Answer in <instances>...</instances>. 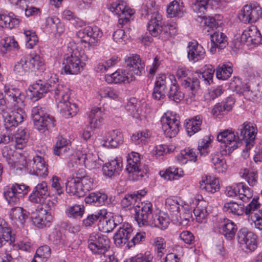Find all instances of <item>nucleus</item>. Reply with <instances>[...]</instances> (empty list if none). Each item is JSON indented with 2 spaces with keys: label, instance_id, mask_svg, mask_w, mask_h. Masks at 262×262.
Segmentation results:
<instances>
[{
  "label": "nucleus",
  "instance_id": "63",
  "mask_svg": "<svg viewBox=\"0 0 262 262\" xmlns=\"http://www.w3.org/2000/svg\"><path fill=\"white\" fill-rule=\"evenodd\" d=\"M99 93L101 98H108L112 99H117L119 95V93L116 90L110 87L103 88L100 90Z\"/></svg>",
  "mask_w": 262,
  "mask_h": 262
},
{
  "label": "nucleus",
  "instance_id": "57",
  "mask_svg": "<svg viewBox=\"0 0 262 262\" xmlns=\"http://www.w3.org/2000/svg\"><path fill=\"white\" fill-rule=\"evenodd\" d=\"M178 160L182 164H185L188 160L196 161V156L191 149L187 148L182 150L178 156Z\"/></svg>",
  "mask_w": 262,
  "mask_h": 262
},
{
  "label": "nucleus",
  "instance_id": "22",
  "mask_svg": "<svg viewBox=\"0 0 262 262\" xmlns=\"http://www.w3.org/2000/svg\"><path fill=\"white\" fill-rule=\"evenodd\" d=\"M52 88L51 94L54 95L57 102V106L59 105V103L69 101L70 96V89L63 84L59 83L57 78H54Z\"/></svg>",
  "mask_w": 262,
  "mask_h": 262
},
{
  "label": "nucleus",
  "instance_id": "52",
  "mask_svg": "<svg viewBox=\"0 0 262 262\" xmlns=\"http://www.w3.org/2000/svg\"><path fill=\"white\" fill-rule=\"evenodd\" d=\"M159 174L165 180L171 181L177 179V177H182L183 176V171L178 167H169L165 171H161Z\"/></svg>",
  "mask_w": 262,
  "mask_h": 262
},
{
  "label": "nucleus",
  "instance_id": "17",
  "mask_svg": "<svg viewBox=\"0 0 262 262\" xmlns=\"http://www.w3.org/2000/svg\"><path fill=\"white\" fill-rule=\"evenodd\" d=\"M260 204L257 202V199L253 198L252 201L246 207V215H247L249 220H251L254 223L255 227L260 230H262V214L258 210Z\"/></svg>",
  "mask_w": 262,
  "mask_h": 262
},
{
  "label": "nucleus",
  "instance_id": "28",
  "mask_svg": "<svg viewBox=\"0 0 262 262\" xmlns=\"http://www.w3.org/2000/svg\"><path fill=\"white\" fill-rule=\"evenodd\" d=\"M211 47L210 52L213 54L216 49L222 50L224 49L228 44L227 37L225 33L215 31L210 36Z\"/></svg>",
  "mask_w": 262,
  "mask_h": 262
},
{
  "label": "nucleus",
  "instance_id": "31",
  "mask_svg": "<svg viewBox=\"0 0 262 262\" xmlns=\"http://www.w3.org/2000/svg\"><path fill=\"white\" fill-rule=\"evenodd\" d=\"M4 92L5 96H7L10 100H12L15 107H23L24 105L23 97L18 89L5 85L4 88Z\"/></svg>",
  "mask_w": 262,
  "mask_h": 262
},
{
  "label": "nucleus",
  "instance_id": "30",
  "mask_svg": "<svg viewBox=\"0 0 262 262\" xmlns=\"http://www.w3.org/2000/svg\"><path fill=\"white\" fill-rule=\"evenodd\" d=\"M122 222V218L120 215L113 216L110 219L104 218L103 216L99 224V228L103 232L108 233L118 226Z\"/></svg>",
  "mask_w": 262,
  "mask_h": 262
},
{
  "label": "nucleus",
  "instance_id": "32",
  "mask_svg": "<svg viewBox=\"0 0 262 262\" xmlns=\"http://www.w3.org/2000/svg\"><path fill=\"white\" fill-rule=\"evenodd\" d=\"M234 101L232 97H228L225 101L216 104L212 110V114L219 117L227 114L233 107Z\"/></svg>",
  "mask_w": 262,
  "mask_h": 262
},
{
  "label": "nucleus",
  "instance_id": "18",
  "mask_svg": "<svg viewBox=\"0 0 262 262\" xmlns=\"http://www.w3.org/2000/svg\"><path fill=\"white\" fill-rule=\"evenodd\" d=\"M237 40L241 44L247 43V45H258L262 43V36L257 28L252 26L244 30L240 37L237 38Z\"/></svg>",
  "mask_w": 262,
  "mask_h": 262
},
{
  "label": "nucleus",
  "instance_id": "51",
  "mask_svg": "<svg viewBox=\"0 0 262 262\" xmlns=\"http://www.w3.org/2000/svg\"><path fill=\"white\" fill-rule=\"evenodd\" d=\"M50 248L48 246H41L36 250L31 262H45L50 256Z\"/></svg>",
  "mask_w": 262,
  "mask_h": 262
},
{
  "label": "nucleus",
  "instance_id": "10",
  "mask_svg": "<svg viewBox=\"0 0 262 262\" xmlns=\"http://www.w3.org/2000/svg\"><path fill=\"white\" fill-rule=\"evenodd\" d=\"M261 14V9L258 5H246L241 10L238 18L245 24H252L258 20Z\"/></svg>",
  "mask_w": 262,
  "mask_h": 262
},
{
  "label": "nucleus",
  "instance_id": "37",
  "mask_svg": "<svg viewBox=\"0 0 262 262\" xmlns=\"http://www.w3.org/2000/svg\"><path fill=\"white\" fill-rule=\"evenodd\" d=\"M29 213L23 208L15 207L11 208L9 216L11 220L23 225L28 219Z\"/></svg>",
  "mask_w": 262,
  "mask_h": 262
},
{
  "label": "nucleus",
  "instance_id": "20",
  "mask_svg": "<svg viewBox=\"0 0 262 262\" xmlns=\"http://www.w3.org/2000/svg\"><path fill=\"white\" fill-rule=\"evenodd\" d=\"M102 146L104 147L116 148L123 142V136L122 132L118 129L105 132L102 135Z\"/></svg>",
  "mask_w": 262,
  "mask_h": 262
},
{
  "label": "nucleus",
  "instance_id": "11",
  "mask_svg": "<svg viewBox=\"0 0 262 262\" xmlns=\"http://www.w3.org/2000/svg\"><path fill=\"white\" fill-rule=\"evenodd\" d=\"M238 130L246 144V148L250 149L254 144L257 133L256 125L250 122L246 121L239 126Z\"/></svg>",
  "mask_w": 262,
  "mask_h": 262
},
{
  "label": "nucleus",
  "instance_id": "2",
  "mask_svg": "<svg viewBox=\"0 0 262 262\" xmlns=\"http://www.w3.org/2000/svg\"><path fill=\"white\" fill-rule=\"evenodd\" d=\"M69 53L66 54L62 61V69L66 74H77L85 65L88 57L81 48L74 46Z\"/></svg>",
  "mask_w": 262,
  "mask_h": 262
},
{
  "label": "nucleus",
  "instance_id": "44",
  "mask_svg": "<svg viewBox=\"0 0 262 262\" xmlns=\"http://www.w3.org/2000/svg\"><path fill=\"white\" fill-rule=\"evenodd\" d=\"M202 118L200 116H196L186 122V130L189 136H191L201 129Z\"/></svg>",
  "mask_w": 262,
  "mask_h": 262
},
{
  "label": "nucleus",
  "instance_id": "36",
  "mask_svg": "<svg viewBox=\"0 0 262 262\" xmlns=\"http://www.w3.org/2000/svg\"><path fill=\"white\" fill-rule=\"evenodd\" d=\"M127 71L125 69L117 70L112 74H107L105 76V80L109 83H119L124 82L126 81L129 82L130 81V75H128Z\"/></svg>",
  "mask_w": 262,
  "mask_h": 262
},
{
  "label": "nucleus",
  "instance_id": "14",
  "mask_svg": "<svg viewBox=\"0 0 262 262\" xmlns=\"http://www.w3.org/2000/svg\"><path fill=\"white\" fill-rule=\"evenodd\" d=\"M127 74L130 75V80H135L134 75L140 76L144 70L145 64L138 55H133L125 59Z\"/></svg>",
  "mask_w": 262,
  "mask_h": 262
},
{
  "label": "nucleus",
  "instance_id": "1",
  "mask_svg": "<svg viewBox=\"0 0 262 262\" xmlns=\"http://www.w3.org/2000/svg\"><path fill=\"white\" fill-rule=\"evenodd\" d=\"M147 6L146 15L149 21L147 24V30L151 36L157 37L159 36L162 40H166L171 36L175 35L177 32L176 25L170 24L164 25L162 16L158 11L157 9L152 6Z\"/></svg>",
  "mask_w": 262,
  "mask_h": 262
},
{
  "label": "nucleus",
  "instance_id": "25",
  "mask_svg": "<svg viewBox=\"0 0 262 262\" xmlns=\"http://www.w3.org/2000/svg\"><path fill=\"white\" fill-rule=\"evenodd\" d=\"M50 194L46 182H42L38 184L33 189L29 196V200L34 203H40Z\"/></svg>",
  "mask_w": 262,
  "mask_h": 262
},
{
  "label": "nucleus",
  "instance_id": "7",
  "mask_svg": "<svg viewBox=\"0 0 262 262\" xmlns=\"http://www.w3.org/2000/svg\"><path fill=\"white\" fill-rule=\"evenodd\" d=\"M110 241L106 236L99 233H92L88 239L89 248L94 253H106L110 248Z\"/></svg>",
  "mask_w": 262,
  "mask_h": 262
},
{
  "label": "nucleus",
  "instance_id": "56",
  "mask_svg": "<svg viewBox=\"0 0 262 262\" xmlns=\"http://www.w3.org/2000/svg\"><path fill=\"white\" fill-rule=\"evenodd\" d=\"M138 195L132 194L126 195L121 200V205L122 208L126 209H130L135 207L137 204L140 203L137 202Z\"/></svg>",
  "mask_w": 262,
  "mask_h": 262
},
{
  "label": "nucleus",
  "instance_id": "13",
  "mask_svg": "<svg viewBox=\"0 0 262 262\" xmlns=\"http://www.w3.org/2000/svg\"><path fill=\"white\" fill-rule=\"evenodd\" d=\"M162 129L165 136L169 138L175 137L179 131L180 121L174 116L164 115L161 119Z\"/></svg>",
  "mask_w": 262,
  "mask_h": 262
},
{
  "label": "nucleus",
  "instance_id": "19",
  "mask_svg": "<svg viewBox=\"0 0 262 262\" xmlns=\"http://www.w3.org/2000/svg\"><path fill=\"white\" fill-rule=\"evenodd\" d=\"M118 230L114 236V240L117 246L121 247L128 242L132 236L133 229L132 225L128 223L121 222Z\"/></svg>",
  "mask_w": 262,
  "mask_h": 262
},
{
  "label": "nucleus",
  "instance_id": "53",
  "mask_svg": "<svg viewBox=\"0 0 262 262\" xmlns=\"http://www.w3.org/2000/svg\"><path fill=\"white\" fill-rule=\"evenodd\" d=\"M150 137V132L148 130H144L133 134L131 137V140L136 144H145L147 143Z\"/></svg>",
  "mask_w": 262,
  "mask_h": 262
},
{
  "label": "nucleus",
  "instance_id": "29",
  "mask_svg": "<svg viewBox=\"0 0 262 262\" xmlns=\"http://www.w3.org/2000/svg\"><path fill=\"white\" fill-rule=\"evenodd\" d=\"M188 48L187 56L190 61L195 62L204 58L205 56V50L198 43L190 42Z\"/></svg>",
  "mask_w": 262,
  "mask_h": 262
},
{
  "label": "nucleus",
  "instance_id": "58",
  "mask_svg": "<svg viewBox=\"0 0 262 262\" xmlns=\"http://www.w3.org/2000/svg\"><path fill=\"white\" fill-rule=\"evenodd\" d=\"M47 23L54 31L59 34L64 31L63 25L60 22V20L56 17H49L47 19Z\"/></svg>",
  "mask_w": 262,
  "mask_h": 262
},
{
  "label": "nucleus",
  "instance_id": "9",
  "mask_svg": "<svg viewBox=\"0 0 262 262\" xmlns=\"http://www.w3.org/2000/svg\"><path fill=\"white\" fill-rule=\"evenodd\" d=\"M108 9L119 17L118 23L119 28H122L124 24H127L129 20V17L134 14V11L127 7L126 3L123 1L112 3Z\"/></svg>",
  "mask_w": 262,
  "mask_h": 262
},
{
  "label": "nucleus",
  "instance_id": "6",
  "mask_svg": "<svg viewBox=\"0 0 262 262\" xmlns=\"http://www.w3.org/2000/svg\"><path fill=\"white\" fill-rule=\"evenodd\" d=\"M135 219L140 227L150 226L154 216L152 205L150 202L138 203L135 206Z\"/></svg>",
  "mask_w": 262,
  "mask_h": 262
},
{
  "label": "nucleus",
  "instance_id": "38",
  "mask_svg": "<svg viewBox=\"0 0 262 262\" xmlns=\"http://www.w3.org/2000/svg\"><path fill=\"white\" fill-rule=\"evenodd\" d=\"M200 187L203 190L213 193L220 188L219 180L216 179L212 180L211 177H203L200 182Z\"/></svg>",
  "mask_w": 262,
  "mask_h": 262
},
{
  "label": "nucleus",
  "instance_id": "33",
  "mask_svg": "<svg viewBox=\"0 0 262 262\" xmlns=\"http://www.w3.org/2000/svg\"><path fill=\"white\" fill-rule=\"evenodd\" d=\"M66 187L68 193L78 197L84 196L83 185L80 179L68 178L66 183Z\"/></svg>",
  "mask_w": 262,
  "mask_h": 262
},
{
  "label": "nucleus",
  "instance_id": "3",
  "mask_svg": "<svg viewBox=\"0 0 262 262\" xmlns=\"http://www.w3.org/2000/svg\"><path fill=\"white\" fill-rule=\"evenodd\" d=\"M31 118L35 127L41 133L55 126V119L47 114L45 107L36 106L31 110Z\"/></svg>",
  "mask_w": 262,
  "mask_h": 262
},
{
  "label": "nucleus",
  "instance_id": "16",
  "mask_svg": "<svg viewBox=\"0 0 262 262\" xmlns=\"http://www.w3.org/2000/svg\"><path fill=\"white\" fill-rule=\"evenodd\" d=\"M26 117L25 112L23 107H16L11 114L5 113L3 115L4 123L6 129H10L16 127L19 123L22 122Z\"/></svg>",
  "mask_w": 262,
  "mask_h": 262
},
{
  "label": "nucleus",
  "instance_id": "59",
  "mask_svg": "<svg viewBox=\"0 0 262 262\" xmlns=\"http://www.w3.org/2000/svg\"><path fill=\"white\" fill-rule=\"evenodd\" d=\"M241 176L245 178L248 184L252 186H255L257 183V173L253 170L250 171L248 169H244L241 171Z\"/></svg>",
  "mask_w": 262,
  "mask_h": 262
},
{
  "label": "nucleus",
  "instance_id": "15",
  "mask_svg": "<svg viewBox=\"0 0 262 262\" xmlns=\"http://www.w3.org/2000/svg\"><path fill=\"white\" fill-rule=\"evenodd\" d=\"M103 33L97 26H87L77 32V36L81 41L94 44L102 36Z\"/></svg>",
  "mask_w": 262,
  "mask_h": 262
},
{
  "label": "nucleus",
  "instance_id": "42",
  "mask_svg": "<svg viewBox=\"0 0 262 262\" xmlns=\"http://www.w3.org/2000/svg\"><path fill=\"white\" fill-rule=\"evenodd\" d=\"M184 5L180 1L174 0L168 6L167 15L169 17H182L184 12Z\"/></svg>",
  "mask_w": 262,
  "mask_h": 262
},
{
  "label": "nucleus",
  "instance_id": "50",
  "mask_svg": "<svg viewBox=\"0 0 262 262\" xmlns=\"http://www.w3.org/2000/svg\"><path fill=\"white\" fill-rule=\"evenodd\" d=\"M167 96L170 100L177 103L180 102L184 98V94L180 90L176 79H174V82L171 84Z\"/></svg>",
  "mask_w": 262,
  "mask_h": 262
},
{
  "label": "nucleus",
  "instance_id": "55",
  "mask_svg": "<svg viewBox=\"0 0 262 262\" xmlns=\"http://www.w3.org/2000/svg\"><path fill=\"white\" fill-rule=\"evenodd\" d=\"M233 70L231 66L223 64L219 66L216 71V76L219 79L226 80L231 75Z\"/></svg>",
  "mask_w": 262,
  "mask_h": 262
},
{
  "label": "nucleus",
  "instance_id": "40",
  "mask_svg": "<svg viewBox=\"0 0 262 262\" xmlns=\"http://www.w3.org/2000/svg\"><path fill=\"white\" fill-rule=\"evenodd\" d=\"M32 66V71L42 73L46 70V66L43 59L39 55L31 54L27 58Z\"/></svg>",
  "mask_w": 262,
  "mask_h": 262
},
{
  "label": "nucleus",
  "instance_id": "60",
  "mask_svg": "<svg viewBox=\"0 0 262 262\" xmlns=\"http://www.w3.org/2000/svg\"><path fill=\"white\" fill-rule=\"evenodd\" d=\"M68 144V140L62 137L58 138L54 149V153L57 156L62 155L67 151V145Z\"/></svg>",
  "mask_w": 262,
  "mask_h": 262
},
{
  "label": "nucleus",
  "instance_id": "47",
  "mask_svg": "<svg viewBox=\"0 0 262 262\" xmlns=\"http://www.w3.org/2000/svg\"><path fill=\"white\" fill-rule=\"evenodd\" d=\"M223 210L228 213H232L237 216L246 214V207L243 204L230 202L224 204Z\"/></svg>",
  "mask_w": 262,
  "mask_h": 262
},
{
  "label": "nucleus",
  "instance_id": "45",
  "mask_svg": "<svg viewBox=\"0 0 262 262\" xmlns=\"http://www.w3.org/2000/svg\"><path fill=\"white\" fill-rule=\"evenodd\" d=\"M19 24V19L15 17L13 13L0 14V25L2 27L12 29L17 27Z\"/></svg>",
  "mask_w": 262,
  "mask_h": 262
},
{
  "label": "nucleus",
  "instance_id": "39",
  "mask_svg": "<svg viewBox=\"0 0 262 262\" xmlns=\"http://www.w3.org/2000/svg\"><path fill=\"white\" fill-rule=\"evenodd\" d=\"M32 167L38 176L46 177L48 175V168L44 159L39 156H36L33 159Z\"/></svg>",
  "mask_w": 262,
  "mask_h": 262
},
{
  "label": "nucleus",
  "instance_id": "12",
  "mask_svg": "<svg viewBox=\"0 0 262 262\" xmlns=\"http://www.w3.org/2000/svg\"><path fill=\"white\" fill-rule=\"evenodd\" d=\"M54 78L51 77L48 82H45L40 80L33 83L29 88L31 94V99L33 101H36L45 96V94L50 92L51 93L52 85Z\"/></svg>",
  "mask_w": 262,
  "mask_h": 262
},
{
  "label": "nucleus",
  "instance_id": "34",
  "mask_svg": "<svg viewBox=\"0 0 262 262\" xmlns=\"http://www.w3.org/2000/svg\"><path fill=\"white\" fill-rule=\"evenodd\" d=\"M220 231L227 239L231 240L237 231L236 225L231 221L224 219L221 223Z\"/></svg>",
  "mask_w": 262,
  "mask_h": 262
},
{
  "label": "nucleus",
  "instance_id": "23",
  "mask_svg": "<svg viewBox=\"0 0 262 262\" xmlns=\"http://www.w3.org/2000/svg\"><path fill=\"white\" fill-rule=\"evenodd\" d=\"M237 240L249 251H253L257 247L256 236L246 229H242L238 232Z\"/></svg>",
  "mask_w": 262,
  "mask_h": 262
},
{
  "label": "nucleus",
  "instance_id": "4",
  "mask_svg": "<svg viewBox=\"0 0 262 262\" xmlns=\"http://www.w3.org/2000/svg\"><path fill=\"white\" fill-rule=\"evenodd\" d=\"M189 73L188 70L181 68L177 70V76L187 92L186 97L188 96V98H186L187 101L191 102L194 100L196 93L200 88V81L196 78L188 76Z\"/></svg>",
  "mask_w": 262,
  "mask_h": 262
},
{
  "label": "nucleus",
  "instance_id": "62",
  "mask_svg": "<svg viewBox=\"0 0 262 262\" xmlns=\"http://www.w3.org/2000/svg\"><path fill=\"white\" fill-rule=\"evenodd\" d=\"M246 97L247 99L253 100L262 101V86L257 85L251 91L246 90Z\"/></svg>",
  "mask_w": 262,
  "mask_h": 262
},
{
  "label": "nucleus",
  "instance_id": "61",
  "mask_svg": "<svg viewBox=\"0 0 262 262\" xmlns=\"http://www.w3.org/2000/svg\"><path fill=\"white\" fill-rule=\"evenodd\" d=\"M24 33L27 48L32 49L38 42V37L35 32L31 30H24Z\"/></svg>",
  "mask_w": 262,
  "mask_h": 262
},
{
  "label": "nucleus",
  "instance_id": "43",
  "mask_svg": "<svg viewBox=\"0 0 262 262\" xmlns=\"http://www.w3.org/2000/svg\"><path fill=\"white\" fill-rule=\"evenodd\" d=\"M58 107L60 108V113L66 118H72L75 116L78 111L77 105L69 101L63 103H59Z\"/></svg>",
  "mask_w": 262,
  "mask_h": 262
},
{
  "label": "nucleus",
  "instance_id": "8",
  "mask_svg": "<svg viewBox=\"0 0 262 262\" xmlns=\"http://www.w3.org/2000/svg\"><path fill=\"white\" fill-rule=\"evenodd\" d=\"M29 187L24 184L15 183L10 187L5 188L4 190V198L10 205L17 204L20 198L27 194Z\"/></svg>",
  "mask_w": 262,
  "mask_h": 262
},
{
  "label": "nucleus",
  "instance_id": "46",
  "mask_svg": "<svg viewBox=\"0 0 262 262\" xmlns=\"http://www.w3.org/2000/svg\"><path fill=\"white\" fill-rule=\"evenodd\" d=\"M89 126L92 129L98 127L102 120V112L99 107H94L92 109L89 115Z\"/></svg>",
  "mask_w": 262,
  "mask_h": 262
},
{
  "label": "nucleus",
  "instance_id": "27",
  "mask_svg": "<svg viewBox=\"0 0 262 262\" xmlns=\"http://www.w3.org/2000/svg\"><path fill=\"white\" fill-rule=\"evenodd\" d=\"M122 168V163L121 159L116 157L105 163L102 167V171L105 176L111 178L119 174Z\"/></svg>",
  "mask_w": 262,
  "mask_h": 262
},
{
  "label": "nucleus",
  "instance_id": "26",
  "mask_svg": "<svg viewBox=\"0 0 262 262\" xmlns=\"http://www.w3.org/2000/svg\"><path fill=\"white\" fill-rule=\"evenodd\" d=\"M32 221L35 226L38 228H42L49 226L53 220V216L51 211L46 209L34 213L32 216Z\"/></svg>",
  "mask_w": 262,
  "mask_h": 262
},
{
  "label": "nucleus",
  "instance_id": "48",
  "mask_svg": "<svg viewBox=\"0 0 262 262\" xmlns=\"http://www.w3.org/2000/svg\"><path fill=\"white\" fill-rule=\"evenodd\" d=\"M107 196L100 192H93L85 198L84 201L86 204H93L94 206H101L104 204Z\"/></svg>",
  "mask_w": 262,
  "mask_h": 262
},
{
  "label": "nucleus",
  "instance_id": "64",
  "mask_svg": "<svg viewBox=\"0 0 262 262\" xmlns=\"http://www.w3.org/2000/svg\"><path fill=\"white\" fill-rule=\"evenodd\" d=\"M215 71L212 66H206L203 71L201 73V76L206 84H210L213 80L212 78Z\"/></svg>",
  "mask_w": 262,
  "mask_h": 262
},
{
  "label": "nucleus",
  "instance_id": "35",
  "mask_svg": "<svg viewBox=\"0 0 262 262\" xmlns=\"http://www.w3.org/2000/svg\"><path fill=\"white\" fill-rule=\"evenodd\" d=\"M215 2V0H194L192 3V8L199 17H202L208 9L212 8Z\"/></svg>",
  "mask_w": 262,
  "mask_h": 262
},
{
  "label": "nucleus",
  "instance_id": "49",
  "mask_svg": "<svg viewBox=\"0 0 262 262\" xmlns=\"http://www.w3.org/2000/svg\"><path fill=\"white\" fill-rule=\"evenodd\" d=\"M169 219L166 215L156 214L153 216V218L150 221V226L155 227L161 230H165L169 226Z\"/></svg>",
  "mask_w": 262,
  "mask_h": 262
},
{
  "label": "nucleus",
  "instance_id": "5",
  "mask_svg": "<svg viewBox=\"0 0 262 262\" xmlns=\"http://www.w3.org/2000/svg\"><path fill=\"white\" fill-rule=\"evenodd\" d=\"M217 140L223 143L225 147V150L222 151V154H224V151L225 154L229 155L242 145L238 136L235 135L232 129H225L220 132L217 136Z\"/></svg>",
  "mask_w": 262,
  "mask_h": 262
},
{
  "label": "nucleus",
  "instance_id": "24",
  "mask_svg": "<svg viewBox=\"0 0 262 262\" xmlns=\"http://www.w3.org/2000/svg\"><path fill=\"white\" fill-rule=\"evenodd\" d=\"M126 170L132 174L134 180H138L146 176L149 171L148 167L146 165L138 164L132 159H127Z\"/></svg>",
  "mask_w": 262,
  "mask_h": 262
},
{
  "label": "nucleus",
  "instance_id": "21",
  "mask_svg": "<svg viewBox=\"0 0 262 262\" xmlns=\"http://www.w3.org/2000/svg\"><path fill=\"white\" fill-rule=\"evenodd\" d=\"M172 79H176L172 75L167 77L165 75L163 74L157 77L152 93L153 98L158 100L164 98L166 85L170 82L173 83Z\"/></svg>",
  "mask_w": 262,
  "mask_h": 262
},
{
  "label": "nucleus",
  "instance_id": "54",
  "mask_svg": "<svg viewBox=\"0 0 262 262\" xmlns=\"http://www.w3.org/2000/svg\"><path fill=\"white\" fill-rule=\"evenodd\" d=\"M84 212V207L83 205L75 204L70 206L66 211L69 217H81Z\"/></svg>",
  "mask_w": 262,
  "mask_h": 262
},
{
  "label": "nucleus",
  "instance_id": "41",
  "mask_svg": "<svg viewBox=\"0 0 262 262\" xmlns=\"http://www.w3.org/2000/svg\"><path fill=\"white\" fill-rule=\"evenodd\" d=\"M79 160L83 162V165L89 169H94L99 167L101 163L99 157L92 154H81V158Z\"/></svg>",
  "mask_w": 262,
  "mask_h": 262
}]
</instances>
